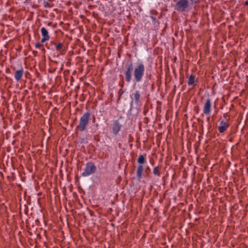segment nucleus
Returning a JSON list of instances; mask_svg holds the SVG:
<instances>
[{
  "label": "nucleus",
  "mask_w": 248,
  "mask_h": 248,
  "mask_svg": "<svg viewBox=\"0 0 248 248\" xmlns=\"http://www.w3.org/2000/svg\"><path fill=\"white\" fill-rule=\"evenodd\" d=\"M91 114L89 112H86L83 114L80 118L79 124L76 128V131H79L81 132L84 131L90 121Z\"/></svg>",
  "instance_id": "1"
},
{
  "label": "nucleus",
  "mask_w": 248,
  "mask_h": 248,
  "mask_svg": "<svg viewBox=\"0 0 248 248\" xmlns=\"http://www.w3.org/2000/svg\"><path fill=\"white\" fill-rule=\"evenodd\" d=\"M145 66L143 63L137 64L133 70V75L135 81L139 82L142 80L145 72Z\"/></svg>",
  "instance_id": "2"
},
{
  "label": "nucleus",
  "mask_w": 248,
  "mask_h": 248,
  "mask_svg": "<svg viewBox=\"0 0 248 248\" xmlns=\"http://www.w3.org/2000/svg\"><path fill=\"white\" fill-rule=\"evenodd\" d=\"M174 9L179 12H187L190 11L188 0H179L174 5Z\"/></svg>",
  "instance_id": "3"
},
{
  "label": "nucleus",
  "mask_w": 248,
  "mask_h": 248,
  "mask_svg": "<svg viewBox=\"0 0 248 248\" xmlns=\"http://www.w3.org/2000/svg\"><path fill=\"white\" fill-rule=\"evenodd\" d=\"M96 170V166L92 161L88 162L86 164L84 171L82 173L81 176L87 177L95 173Z\"/></svg>",
  "instance_id": "4"
},
{
  "label": "nucleus",
  "mask_w": 248,
  "mask_h": 248,
  "mask_svg": "<svg viewBox=\"0 0 248 248\" xmlns=\"http://www.w3.org/2000/svg\"><path fill=\"white\" fill-rule=\"evenodd\" d=\"M124 74L125 78V81L127 83H129L132 79V72L133 70V65L131 61L128 62L124 65Z\"/></svg>",
  "instance_id": "5"
},
{
  "label": "nucleus",
  "mask_w": 248,
  "mask_h": 248,
  "mask_svg": "<svg viewBox=\"0 0 248 248\" xmlns=\"http://www.w3.org/2000/svg\"><path fill=\"white\" fill-rule=\"evenodd\" d=\"M212 103L211 99L208 98L206 100L203 107V112L206 115H209L211 112Z\"/></svg>",
  "instance_id": "6"
},
{
  "label": "nucleus",
  "mask_w": 248,
  "mask_h": 248,
  "mask_svg": "<svg viewBox=\"0 0 248 248\" xmlns=\"http://www.w3.org/2000/svg\"><path fill=\"white\" fill-rule=\"evenodd\" d=\"M121 128L122 125L119 120H117L113 121L112 124V132L114 135H116L119 133Z\"/></svg>",
  "instance_id": "7"
},
{
  "label": "nucleus",
  "mask_w": 248,
  "mask_h": 248,
  "mask_svg": "<svg viewBox=\"0 0 248 248\" xmlns=\"http://www.w3.org/2000/svg\"><path fill=\"white\" fill-rule=\"evenodd\" d=\"M230 124L224 120H222L219 123V125L217 127V129L220 133H223L226 132L229 127Z\"/></svg>",
  "instance_id": "8"
},
{
  "label": "nucleus",
  "mask_w": 248,
  "mask_h": 248,
  "mask_svg": "<svg viewBox=\"0 0 248 248\" xmlns=\"http://www.w3.org/2000/svg\"><path fill=\"white\" fill-rule=\"evenodd\" d=\"M41 32L42 36H43L42 38L41 39L42 43H44L49 40L50 36L49 35L48 32L45 27H42L41 29Z\"/></svg>",
  "instance_id": "9"
},
{
  "label": "nucleus",
  "mask_w": 248,
  "mask_h": 248,
  "mask_svg": "<svg viewBox=\"0 0 248 248\" xmlns=\"http://www.w3.org/2000/svg\"><path fill=\"white\" fill-rule=\"evenodd\" d=\"M24 74V69L22 67L18 70H16L14 74V77L16 80L17 81H19L22 77H23Z\"/></svg>",
  "instance_id": "10"
},
{
  "label": "nucleus",
  "mask_w": 248,
  "mask_h": 248,
  "mask_svg": "<svg viewBox=\"0 0 248 248\" xmlns=\"http://www.w3.org/2000/svg\"><path fill=\"white\" fill-rule=\"evenodd\" d=\"M143 171V166L142 165H139L137 170V178L138 180H140L142 175Z\"/></svg>",
  "instance_id": "11"
},
{
  "label": "nucleus",
  "mask_w": 248,
  "mask_h": 248,
  "mask_svg": "<svg viewBox=\"0 0 248 248\" xmlns=\"http://www.w3.org/2000/svg\"><path fill=\"white\" fill-rule=\"evenodd\" d=\"M137 162L139 165H143V164L145 163L146 162V155H140L138 158Z\"/></svg>",
  "instance_id": "12"
},
{
  "label": "nucleus",
  "mask_w": 248,
  "mask_h": 248,
  "mask_svg": "<svg viewBox=\"0 0 248 248\" xmlns=\"http://www.w3.org/2000/svg\"><path fill=\"white\" fill-rule=\"evenodd\" d=\"M133 95L134 96V99L135 100V103L136 104H138L140 102V94L138 91H136L133 94Z\"/></svg>",
  "instance_id": "13"
},
{
  "label": "nucleus",
  "mask_w": 248,
  "mask_h": 248,
  "mask_svg": "<svg viewBox=\"0 0 248 248\" xmlns=\"http://www.w3.org/2000/svg\"><path fill=\"white\" fill-rule=\"evenodd\" d=\"M63 47V44L62 43H59L57 44L55 46L56 50L57 51L60 52L61 54H64L65 53V52L64 50L62 49Z\"/></svg>",
  "instance_id": "14"
},
{
  "label": "nucleus",
  "mask_w": 248,
  "mask_h": 248,
  "mask_svg": "<svg viewBox=\"0 0 248 248\" xmlns=\"http://www.w3.org/2000/svg\"><path fill=\"white\" fill-rule=\"evenodd\" d=\"M195 81V76L193 75H191L188 78L187 81V84L189 86L192 85Z\"/></svg>",
  "instance_id": "15"
},
{
  "label": "nucleus",
  "mask_w": 248,
  "mask_h": 248,
  "mask_svg": "<svg viewBox=\"0 0 248 248\" xmlns=\"http://www.w3.org/2000/svg\"><path fill=\"white\" fill-rule=\"evenodd\" d=\"M189 4H190V10L192 9L193 6L200 2V0H188Z\"/></svg>",
  "instance_id": "16"
},
{
  "label": "nucleus",
  "mask_w": 248,
  "mask_h": 248,
  "mask_svg": "<svg viewBox=\"0 0 248 248\" xmlns=\"http://www.w3.org/2000/svg\"><path fill=\"white\" fill-rule=\"evenodd\" d=\"M153 174L158 177L160 176V172H159V169L158 167H155L153 170Z\"/></svg>",
  "instance_id": "17"
},
{
  "label": "nucleus",
  "mask_w": 248,
  "mask_h": 248,
  "mask_svg": "<svg viewBox=\"0 0 248 248\" xmlns=\"http://www.w3.org/2000/svg\"><path fill=\"white\" fill-rule=\"evenodd\" d=\"M44 6L45 8H51L53 7V5L50 3H49L48 1H44L43 2Z\"/></svg>",
  "instance_id": "18"
},
{
  "label": "nucleus",
  "mask_w": 248,
  "mask_h": 248,
  "mask_svg": "<svg viewBox=\"0 0 248 248\" xmlns=\"http://www.w3.org/2000/svg\"><path fill=\"white\" fill-rule=\"evenodd\" d=\"M43 43H37L35 44V46L36 48H40L43 46Z\"/></svg>",
  "instance_id": "19"
},
{
  "label": "nucleus",
  "mask_w": 248,
  "mask_h": 248,
  "mask_svg": "<svg viewBox=\"0 0 248 248\" xmlns=\"http://www.w3.org/2000/svg\"><path fill=\"white\" fill-rule=\"evenodd\" d=\"M245 4L246 5H248V0H247L245 2Z\"/></svg>",
  "instance_id": "20"
},
{
  "label": "nucleus",
  "mask_w": 248,
  "mask_h": 248,
  "mask_svg": "<svg viewBox=\"0 0 248 248\" xmlns=\"http://www.w3.org/2000/svg\"><path fill=\"white\" fill-rule=\"evenodd\" d=\"M47 25L49 26H50L51 25V22H48L47 23Z\"/></svg>",
  "instance_id": "21"
},
{
  "label": "nucleus",
  "mask_w": 248,
  "mask_h": 248,
  "mask_svg": "<svg viewBox=\"0 0 248 248\" xmlns=\"http://www.w3.org/2000/svg\"><path fill=\"white\" fill-rule=\"evenodd\" d=\"M147 170H150V168L149 167H147V168H146V171H147Z\"/></svg>",
  "instance_id": "22"
}]
</instances>
